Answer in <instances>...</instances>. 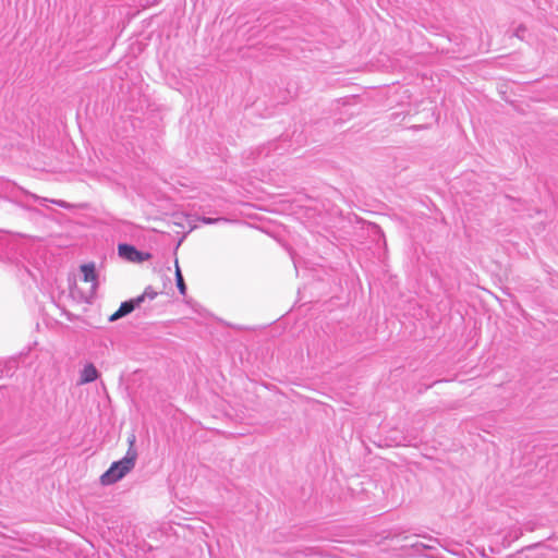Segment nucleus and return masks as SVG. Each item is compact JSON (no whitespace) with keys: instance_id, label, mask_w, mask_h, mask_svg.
Returning a JSON list of instances; mask_svg holds the SVG:
<instances>
[{"instance_id":"f257e3e1","label":"nucleus","mask_w":558,"mask_h":558,"mask_svg":"<svg viewBox=\"0 0 558 558\" xmlns=\"http://www.w3.org/2000/svg\"><path fill=\"white\" fill-rule=\"evenodd\" d=\"M136 459V450L126 452V456L122 460L113 462L110 468L100 476L99 481L101 485H112L123 478L134 469Z\"/></svg>"},{"instance_id":"f03ea898","label":"nucleus","mask_w":558,"mask_h":558,"mask_svg":"<svg viewBox=\"0 0 558 558\" xmlns=\"http://www.w3.org/2000/svg\"><path fill=\"white\" fill-rule=\"evenodd\" d=\"M118 254L120 257L131 263H143L151 258L150 253L141 252L136 250L135 246L125 243L118 245Z\"/></svg>"},{"instance_id":"7ed1b4c3","label":"nucleus","mask_w":558,"mask_h":558,"mask_svg":"<svg viewBox=\"0 0 558 558\" xmlns=\"http://www.w3.org/2000/svg\"><path fill=\"white\" fill-rule=\"evenodd\" d=\"M98 375L99 374L97 368L92 363H89L85 365L81 372L80 384L84 385L92 383L98 378Z\"/></svg>"},{"instance_id":"20e7f679","label":"nucleus","mask_w":558,"mask_h":558,"mask_svg":"<svg viewBox=\"0 0 558 558\" xmlns=\"http://www.w3.org/2000/svg\"><path fill=\"white\" fill-rule=\"evenodd\" d=\"M81 271L83 272L84 281L90 282L93 286V289L97 286V275L95 270L94 264H84L81 266Z\"/></svg>"},{"instance_id":"39448f33","label":"nucleus","mask_w":558,"mask_h":558,"mask_svg":"<svg viewBox=\"0 0 558 558\" xmlns=\"http://www.w3.org/2000/svg\"><path fill=\"white\" fill-rule=\"evenodd\" d=\"M135 305L132 301H129V302H123L119 310L117 312H114L109 320L113 322V320H117L125 315H128L129 313H131L133 310H134Z\"/></svg>"},{"instance_id":"423d86ee","label":"nucleus","mask_w":558,"mask_h":558,"mask_svg":"<svg viewBox=\"0 0 558 558\" xmlns=\"http://www.w3.org/2000/svg\"><path fill=\"white\" fill-rule=\"evenodd\" d=\"M175 279H177V286L182 295H185L186 293V286L184 283L180 267L178 265V260H175Z\"/></svg>"},{"instance_id":"0eeeda50","label":"nucleus","mask_w":558,"mask_h":558,"mask_svg":"<svg viewBox=\"0 0 558 558\" xmlns=\"http://www.w3.org/2000/svg\"><path fill=\"white\" fill-rule=\"evenodd\" d=\"M134 444H135V436L131 435L129 437V449H128V452H130L131 450H135Z\"/></svg>"},{"instance_id":"6e6552de","label":"nucleus","mask_w":558,"mask_h":558,"mask_svg":"<svg viewBox=\"0 0 558 558\" xmlns=\"http://www.w3.org/2000/svg\"><path fill=\"white\" fill-rule=\"evenodd\" d=\"M220 218H217V219H213V218H203L202 221L206 225H210V223H214L216 221H219Z\"/></svg>"}]
</instances>
